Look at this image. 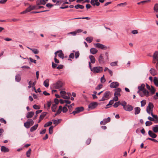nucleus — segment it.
I'll return each instance as SVG.
<instances>
[{
    "instance_id": "obj_14",
    "label": "nucleus",
    "mask_w": 158,
    "mask_h": 158,
    "mask_svg": "<svg viewBox=\"0 0 158 158\" xmlns=\"http://www.w3.org/2000/svg\"><path fill=\"white\" fill-rule=\"evenodd\" d=\"M90 3L94 6H95V5L99 6L100 5L98 0H91Z\"/></svg>"
},
{
    "instance_id": "obj_21",
    "label": "nucleus",
    "mask_w": 158,
    "mask_h": 158,
    "mask_svg": "<svg viewBox=\"0 0 158 158\" xmlns=\"http://www.w3.org/2000/svg\"><path fill=\"white\" fill-rule=\"evenodd\" d=\"M89 58L90 60V63H91L93 64H94L95 62V59L94 57L92 55H90L89 56Z\"/></svg>"
},
{
    "instance_id": "obj_18",
    "label": "nucleus",
    "mask_w": 158,
    "mask_h": 158,
    "mask_svg": "<svg viewBox=\"0 0 158 158\" xmlns=\"http://www.w3.org/2000/svg\"><path fill=\"white\" fill-rule=\"evenodd\" d=\"M34 114V112L33 111H30L28 112L26 115V117L27 118H32Z\"/></svg>"
},
{
    "instance_id": "obj_29",
    "label": "nucleus",
    "mask_w": 158,
    "mask_h": 158,
    "mask_svg": "<svg viewBox=\"0 0 158 158\" xmlns=\"http://www.w3.org/2000/svg\"><path fill=\"white\" fill-rule=\"evenodd\" d=\"M145 85L144 84H142L141 85L139 86L138 87V89L139 90H141L142 91L143 90Z\"/></svg>"
},
{
    "instance_id": "obj_40",
    "label": "nucleus",
    "mask_w": 158,
    "mask_h": 158,
    "mask_svg": "<svg viewBox=\"0 0 158 158\" xmlns=\"http://www.w3.org/2000/svg\"><path fill=\"white\" fill-rule=\"evenodd\" d=\"M85 40L89 43H90L93 40V38L92 37H87L86 38Z\"/></svg>"
},
{
    "instance_id": "obj_5",
    "label": "nucleus",
    "mask_w": 158,
    "mask_h": 158,
    "mask_svg": "<svg viewBox=\"0 0 158 158\" xmlns=\"http://www.w3.org/2000/svg\"><path fill=\"white\" fill-rule=\"evenodd\" d=\"M110 92L109 91H106L102 99L99 100V101H104L108 99L110 97Z\"/></svg>"
},
{
    "instance_id": "obj_17",
    "label": "nucleus",
    "mask_w": 158,
    "mask_h": 158,
    "mask_svg": "<svg viewBox=\"0 0 158 158\" xmlns=\"http://www.w3.org/2000/svg\"><path fill=\"white\" fill-rule=\"evenodd\" d=\"M47 114V112H44L41 114V115L40 116L39 120L38 121V123H39L43 119Z\"/></svg>"
},
{
    "instance_id": "obj_23",
    "label": "nucleus",
    "mask_w": 158,
    "mask_h": 158,
    "mask_svg": "<svg viewBox=\"0 0 158 158\" xmlns=\"http://www.w3.org/2000/svg\"><path fill=\"white\" fill-rule=\"evenodd\" d=\"M38 6L37 5L31 6L30 5L28 7L30 9V11L33 10L38 9Z\"/></svg>"
},
{
    "instance_id": "obj_38",
    "label": "nucleus",
    "mask_w": 158,
    "mask_h": 158,
    "mask_svg": "<svg viewBox=\"0 0 158 158\" xmlns=\"http://www.w3.org/2000/svg\"><path fill=\"white\" fill-rule=\"evenodd\" d=\"M61 121V119H59L57 120H55L53 121V124L56 126L57 125L58 123H60V121Z\"/></svg>"
},
{
    "instance_id": "obj_25",
    "label": "nucleus",
    "mask_w": 158,
    "mask_h": 158,
    "mask_svg": "<svg viewBox=\"0 0 158 158\" xmlns=\"http://www.w3.org/2000/svg\"><path fill=\"white\" fill-rule=\"evenodd\" d=\"M135 114H137L139 113L140 111V109L139 107H136L135 108Z\"/></svg>"
},
{
    "instance_id": "obj_58",
    "label": "nucleus",
    "mask_w": 158,
    "mask_h": 158,
    "mask_svg": "<svg viewBox=\"0 0 158 158\" xmlns=\"http://www.w3.org/2000/svg\"><path fill=\"white\" fill-rule=\"evenodd\" d=\"M70 58L73 59L74 58V54L73 53H71L69 56Z\"/></svg>"
},
{
    "instance_id": "obj_63",
    "label": "nucleus",
    "mask_w": 158,
    "mask_h": 158,
    "mask_svg": "<svg viewBox=\"0 0 158 158\" xmlns=\"http://www.w3.org/2000/svg\"><path fill=\"white\" fill-rule=\"evenodd\" d=\"M68 35H76V33L75 32V31L71 32L69 33H68L67 34Z\"/></svg>"
},
{
    "instance_id": "obj_44",
    "label": "nucleus",
    "mask_w": 158,
    "mask_h": 158,
    "mask_svg": "<svg viewBox=\"0 0 158 158\" xmlns=\"http://www.w3.org/2000/svg\"><path fill=\"white\" fill-rule=\"evenodd\" d=\"M62 107L61 106H60L59 107L58 110H57L56 113L58 114H60L61 112Z\"/></svg>"
},
{
    "instance_id": "obj_13",
    "label": "nucleus",
    "mask_w": 158,
    "mask_h": 158,
    "mask_svg": "<svg viewBox=\"0 0 158 158\" xmlns=\"http://www.w3.org/2000/svg\"><path fill=\"white\" fill-rule=\"evenodd\" d=\"M119 85V84L117 82H113L110 84V87L111 88H115Z\"/></svg>"
},
{
    "instance_id": "obj_11",
    "label": "nucleus",
    "mask_w": 158,
    "mask_h": 158,
    "mask_svg": "<svg viewBox=\"0 0 158 158\" xmlns=\"http://www.w3.org/2000/svg\"><path fill=\"white\" fill-rule=\"evenodd\" d=\"M133 109V107L131 105L128 104L125 107H124V109L126 111H131Z\"/></svg>"
},
{
    "instance_id": "obj_3",
    "label": "nucleus",
    "mask_w": 158,
    "mask_h": 158,
    "mask_svg": "<svg viewBox=\"0 0 158 158\" xmlns=\"http://www.w3.org/2000/svg\"><path fill=\"white\" fill-rule=\"evenodd\" d=\"M34 123V122L32 119H28L26 122L24 123V126L27 128H28L30 126H32Z\"/></svg>"
},
{
    "instance_id": "obj_42",
    "label": "nucleus",
    "mask_w": 158,
    "mask_h": 158,
    "mask_svg": "<svg viewBox=\"0 0 158 158\" xmlns=\"http://www.w3.org/2000/svg\"><path fill=\"white\" fill-rule=\"evenodd\" d=\"M52 123V122H49L46 123L44 125V127H46L49 126H51Z\"/></svg>"
},
{
    "instance_id": "obj_34",
    "label": "nucleus",
    "mask_w": 158,
    "mask_h": 158,
    "mask_svg": "<svg viewBox=\"0 0 158 158\" xmlns=\"http://www.w3.org/2000/svg\"><path fill=\"white\" fill-rule=\"evenodd\" d=\"M154 12L158 13V4H156L153 8Z\"/></svg>"
},
{
    "instance_id": "obj_28",
    "label": "nucleus",
    "mask_w": 158,
    "mask_h": 158,
    "mask_svg": "<svg viewBox=\"0 0 158 158\" xmlns=\"http://www.w3.org/2000/svg\"><path fill=\"white\" fill-rule=\"evenodd\" d=\"M75 110H76V111L79 113L83 111L84 110V108L83 107H78L76 108Z\"/></svg>"
},
{
    "instance_id": "obj_39",
    "label": "nucleus",
    "mask_w": 158,
    "mask_h": 158,
    "mask_svg": "<svg viewBox=\"0 0 158 158\" xmlns=\"http://www.w3.org/2000/svg\"><path fill=\"white\" fill-rule=\"evenodd\" d=\"M57 108V106L56 104H52V111L53 112H56V110Z\"/></svg>"
},
{
    "instance_id": "obj_33",
    "label": "nucleus",
    "mask_w": 158,
    "mask_h": 158,
    "mask_svg": "<svg viewBox=\"0 0 158 158\" xmlns=\"http://www.w3.org/2000/svg\"><path fill=\"white\" fill-rule=\"evenodd\" d=\"M153 82L155 85L158 86V78L157 77H155L153 80Z\"/></svg>"
},
{
    "instance_id": "obj_15",
    "label": "nucleus",
    "mask_w": 158,
    "mask_h": 158,
    "mask_svg": "<svg viewBox=\"0 0 158 158\" xmlns=\"http://www.w3.org/2000/svg\"><path fill=\"white\" fill-rule=\"evenodd\" d=\"M57 53H58V56L59 57L63 59L64 58V55L61 50L58 51L55 53V54L56 55Z\"/></svg>"
},
{
    "instance_id": "obj_52",
    "label": "nucleus",
    "mask_w": 158,
    "mask_h": 158,
    "mask_svg": "<svg viewBox=\"0 0 158 158\" xmlns=\"http://www.w3.org/2000/svg\"><path fill=\"white\" fill-rule=\"evenodd\" d=\"M118 61H115L111 62L110 64V65L112 66H114L117 65Z\"/></svg>"
},
{
    "instance_id": "obj_16",
    "label": "nucleus",
    "mask_w": 158,
    "mask_h": 158,
    "mask_svg": "<svg viewBox=\"0 0 158 158\" xmlns=\"http://www.w3.org/2000/svg\"><path fill=\"white\" fill-rule=\"evenodd\" d=\"M148 134L152 138H155L156 137L157 135L151 131L149 130L148 131Z\"/></svg>"
},
{
    "instance_id": "obj_64",
    "label": "nucleus",
    "mask_w": 158,
    "mask_h": 158,
    "mask_svg": "<svg viewBox=\"0 0 158 158\" xmlns=\"http://www.w3.org/2000/svg\"><path fill=\"white\" fill-rule=\"evenodd\" d=\"M114 103V101L113 100H110V102L109 103L106 105L107 106H111L112 104H113Z\"/></svg>"
},
{
    "instance_id": "obj_48",
    "label": "nucleus",
    "mask_w": 158,
    "mask_h": 158,
    "mask_svg": "<svg viewBox=\"0 0 158 158\" xmlns=\"http://www.w3.org/2000/svg\"><path fill=\"white\" fill-rule=\"evenodd\" d=\"M141 106L143 107L146 104V101L145 100H143L141 102Z\"/></svg>"
},
{
    "instance_id": "obj_41",
    "label": "nucleus",
    "mask_w": 158,
    "mask_h": 158,
    "mask_svg": "<svg viewBox=\"0 0 158 158\" xmlns=\"http://www.w3.org/2000/svg\"><path fill=\"white\" fill-rule=\"evenodd\" d=\"M31 151V148H29L28 151L27 152L26 156L27 157H30Z\"/></svg>"
},
{
    "instance_id": "obj_45",
    "label": "nucleus",
    "mask_w": 158,
    "mask_h": 158,
    "mask_svg": "<svg viewBox=\"0 0 158 158\" xmlns=\"http://www.w3.org/2000/svg\"><path fill=\"white\" fill-rule=\"evenodd\" d=\"M30 9L29 7L27 8L25 10L21 12V14H24L26 13L27 12H30Z\"/></svg>"
},
{
    "instance_id": "obj_7",
    "label": "nucleus",
    "mask_w": 158,
    "mask_h": 158,
    "mask_svg": "<svg viewBox=\"0 0 158 158\" xmlns=\"http://www.w3.org/2000/svg\"><path fill=\"white\" fill-rule=\"evenodd\" d=\"M98 106V103L94 102L90 103L88 106L90 110H93L95 109Z\"/></svg>"
},
{
    "instance_id": "obj_59",
    "label": "nucleus",
    "mask_w": 158,
    "mask_h": 158,
    "mask_svg": "<svg viewBox=\"0 0 158 158\" xmlns=\"http://www.w3.org/2000/svg\"><path fill=\"white\" fill-rule=\"evenodd\" d=\"M63 108L62 111L63 113H65L68 111L67 108L65 106H64Z\"/></svg>"
},
{
    "instance_id": "obj_51",
    "label": "nucleus",
    "mask_w": 158,
    "mask_h": 158,
    "mask_svg": "<svg viewBox=\"0 0 158 158\" xmlns=\"http://www.w3.org/2000/svg\"><path fill=\"white\" fill-rule=\"evenodd\" d=\"M33 107L34 109L35 110H38L40 108V106H38L36 104L34 105L33 106Z\"/></svg>"
},
{
    "instance_id": "obj_9",
    "label": "nucleus",
    "mask_w": 158,
    "mask_h": 158,
    "mask_svg": "<svg viewBox=\"0 0 158 158\" xmlns=\"http://www.w3.org/2000/svg\"><path fill=\"white\" fill-rule=\"evenodd\" d=\"M48 0H38L36 2V4L37 6L40 5H45Z\"/></svg>"
},
{
    "instance_id": "obj_43",
    "label": "nucleus",
    "mask_w": 158,
    "mask_h": 158,
    "mask_svg": "<svg viewBox=\"0 0 158 158\" xmlns=\"http://www.w3.org/2000/svg\"><path fill=\"white\" fill-rule=\"evenodd\" d=\"M121 104V102L118 101L116 102H115L113 105V106L115 108L117 107L118 106L120 105Z\"/></svg>"
},
{
    "instance_id": "obj_20",
    "label": "nucleus",
    "mask_w": 158,
    "mask_h": 158,
    "mask_svg": "<svg viewBox=\"0 0 158 158\" xmlns=\"http://www.w3.org/2000/svg\"><path fill=\"white\" fill-rule=\"evenodd\" d=\"M90 52L92 54H95L97 53L98 50L95 48H92L90 50Z\"/></svg>"
},
{
    "instance_id": "obj_49",
    "label": "nucleus",
    "mask_w": 158,
    "mask_h": 158,
    "mask_svg": "<svg viewBox=\"0 0 158 158\" xmlns=\"http://www.w3.org/2000/svg\"><path fill=\"white\" fill-rule=\"evenodd\" d=\"M152 124V123L151 121H147L145 123V125L146 126H148L151 125Z\"/></svg>"
},
{
    "instance_id": "obj_2",
    "label": "nucleus",
    "mask_w": 158,
    "mask_h": 158,
    "mask_svg": "<svg viewBox=\"0 0 158 158\" xmlns=\"http://www.w3.org/2000/svg\"><path fill=\"white\" fill-rule=\"evenodd\" d=\"M153 107L154 105L153 104L152 102H149L148 106H147L146 108L147 112L149 114H151L152 113H153Z\"/></svg>"
},
{
    "instance_id": "obj_19",
    "label": "nucleus",
    "mask_w": 158,
    "mask_h": 158,
    "mask_svg": "<svg viewBox=\"0 0 158 158\" xmlns=\"http://www.w3.org/2000/svg\"><path fill=\"white\" fill-rule=\"evenodd\" d=\"M150 72L151 75L153 76H155L157 74L156 71L154 69L151 68L150 70Z\"/></svg>"
},
{
    "instance_id": "obj_8",
    "label": "nucleus",
    "mask_w": 158,
    "mask_h": 158,
    "mask_svg": "<svg viewBox=\"0 0 158 158\" xmlns=\"http://www.w3.org/2000/svg\"><path fill=\"white\" fill-rule=\"evenodd\" d=\"M139 95L141 97H143L145 96L148 97L149 95V92L146 89H144L143 91L139 93Z\"/></svg>"
},
{
    "instance_id": "obj_50",
    "label": "nucleus",
    "mask_w": 158,
    "mask_h": 158,
    "mask_svg": "<svg viewBox=\"0 0 158 158\" xmlns=\"http://www.w3.org/2000/svg\"><path fill=\"white\" fill-rule=\"evenodd\" d=\"M60 94L62 97H63L65 95H66V92L64 91H61L60 92Z\"/></svg>"
},
{
    "instance_id": "obj_46",
    "label": "nucleus",
    "mask_w": 158,
    "mask_h": 158,
    "mask_svg": "<svg viewBox=\"0 0 158 158\" xmlns=\"http://www.w3.org/2000/svg\"><path fill=\"white\" fill-rule=\"evenodd\" d=\"M127 102L125 101H122L120 105L123 106V108H124L127 105Z\"/></svg>"
},
{
    "instance_id": "obj_22",
    "label": "nucleus",
    "mask_w": 158,
    "mask_h": 158,
    "mask_svg": "<svg viewBox=\"0 0 158 158\" xmlns=\"http://www.w3.org/2000/svg\"><path fill=\"white\" fill-rule=\"evenodd\" d=\"M1 151L2 152H8L9 151V149L5 147L4 146H2L1 147Z\"/></svg>"
},
{
    "instance_id": "obj_57",
    "label": "nucleus",
    "mask_w": 158,
    "mask_h": 158,
    "mask_svg": "<svg viewBox=\"0 0 158 158\" xmlns=\"http://www.w3.org/2000/svg\"><path fill=\"white\" fill-rule=\"evenodd\" d=\"M52 129H53V127L52 126H51L49 127V134H51L52 133V132H53Z\"/></svg>"
},
{
    "instance_id": "obj_47",
    "label": "nucleus",
    "mask_w": 158,
    "mask_h": 158,
    "mask_svg": "<svg viewBox=\"0 0 158 158\" xmlns=\"http://www.w3.org/2000/svg\"><path fill=\"white\" fill-rule=\"evenodd\" d=\"M102 85L100 84L98 85L95 88L96 90H99L102 88Z\"/></svg>"
},
{
    "instance_id": "obj_56",
    "label": "nucleus",
    "mask_w": 158,
    "mask_h": 158,
    "mask_svg": "<svg viewBox=\"0 0 158 158\" xmlns=\"http://www.w3.org/2000/svg\"><path fill=\"white\" fill-rule=\"evenodd\" d=\"M53 6V5L50 3H48L46 5V6L49 8H51Z\"/></svg>"
},
{
    "instance_id": "obj_62",
    "label": "nucleus",
    "mask_w": 158,
    "mask_h": 158,
    "mask_svg": "<svg viewBox=\"0 0 158 158\" xmlns=\"http://www.w3.org/2000/svg\"><path fill=\"white\" fill-rule=\"evenodd\" d=\"M0 121L2 123H4V124H6V121L3 118H2L0 119Z\"/></svg>"
},
{
    "instance_id": "obj_37",
    "label": "nucleus",
    "mask_w": 158,
    "mask_h": 158,
    "mask_svg": "<svg viewBox=\"0 0 158 158\" xmlns=\"http://www.w3.org/2000/svg\"><path fill=\"white\" fill-rule=\"evenodd\" d=\"M86 19L87 20H89L90 19V18L89 17H79V18H75L73 19H71L73 20V19Z\"/></svg>"
},
{
    "instance_id": "obj_54",
    "label": "nucleus",
    "mask_w": 158,
    "mask_h": 158,
    "mask_svg": "<svg viewBox=\"0 0 158 158\" xmlns=\"http://www.w3.org/2000/svg\"><path fill=\"white\" fill-rule=\"evenodd\" d=\"M32 51L35 54H37L39 53V51L36 49H32Z\"/></svg>"
},
{
    "instance_id": "obj_60",
    "label": "nucleus",
    "mask_w": 158,
    "mask_h": 158,
    "mask_svg": "<svg viewBox=\"0 0 158 158\" xmlns=\"http://www.w3.org/2000/svg\"><path fill=\"white\" fill-rule=\"evenodd\" d=\"M19 20H20V19H16L15 18H13V19H11V20H10V22H16V21H19Z\"/></svg>"
},
{
    "instance_id": "obj_4",
    "label": "nucleus",
    "mask_w": 158,
    "mask_h": 158,
    "mask_svg": "<svg viewBox=\"0 0 158 158\" xmlns=\"http://www.w3.org/2000/svg\"><path fill=\"white\" fill-rule=\"evenodd\" d=\"M63 85V84L61 81H58L53 85V87L55 89H60L62 87Z\"/></svg>"
},
{
    "instance_id": "obj_61",
    "label": "nucleus",
    "mask_w": 158,
    "mask_h": 158,
    "mask_svg": "<svg viewBox=\"0 0 158 158\" xmlns=\"http://www.w3.org/2000/svg\"><path fill=\"white\" fill-rule=\"evenodd\" d=\"M82 30L81 29H78L75 31L76 33V35L77 34L79 33H80L82 32Z\"/></svg>"
},
{
    "instance_id": "obj_53",
    "label": "nucleus",
    "mask_w": 158,
    "mask_h": 158,
    "mask_svg": "<svg viewBox=\"0 0 158 158\" xmlns=\"http://www.w3.org/2000/svg\"><path fill=\"white\" fill-rule=\"evenodd\" d=\"M105 81L106 79L104 78V75H103V76L101 78V82L102 83H103L105 82Z\"/></svg>"
},
{
    "instance_id": "obj_27",
    "label": "nucleus",
    "mask_w": 158,
    "mask_h": 158,
    "mask_svg": "<svg viewBox=\"0 0 158 158\" xmlns=\"http://www.w3.org/2000/svg\"><path fill=\"white\" fill-rule=\"evenodd\" d=\"M49 81L48 79H47L44 82V85L46 87H48L49 86Z\"/></svg>"
},
{
    "instance_id": "obj_31",
    "label": "nucleus",
    "mask_w": 158,
    "mask_h": 158,
    "mask_svg": "<svg viewBox=\"0 0 158 158\" xmlns=\"http://www.w3.org/2000/svg\"><path fill=\"white\" fill-rule=\"evenodd\" d=\"M149 90L150 91L151 94L153 95L155 94L156 89L153 86H151V88Z\"/></svg>"
},
{
    "instance_id": "obj_1",
    "label": "nucleus",
    "mask_w": 158,
    "mask_h": 158,
    "mask_svg": "<svg viewBox=\"0 0 158 158\" xmlns=\"http://www.w3.org/2000/svg\"><path fill=\"white\" fill-rule=\"evenodd\" d=\"M89 67L91 71L94 73H101L103 70V68L101 66L94 67L92 68L90 62H89Z\"/></svg>"
},
{
    "instance_id": "obj_26",
    "label": "nucleus",
    "mask_w": 158,
    "mask_h": 158,
    "mask_svg": "<svg viewBox=\"0 0 158 158\" xmlns=\"http://www.w3.org/2000/svg\"><path fill=\"white\" fill-rule=\"evenodd\" d=\"M153 118H154L155 122L156 123L158 122V116L156 115H154L153 114V113H152L151 114Z\"/></svg>"
},
{
    "instance_id": "obj_30",
    "label": "nucleus",
    "mask_w": 158,
    "mask_h": 158,
    "mask_svg": "<svg viewBox=\"0 0 158 158\" xmlns=\"http://www.w3.org/2000/svg\"><path fill=\"white\" fill-rule=\"evenodd\" d=\"M153 57V58L157 60L158 61V52L156 51L154 53Z\"/></svg>"
},
{
    "instance_id": "obj_36",
    "label": "nucleus",
    "mask_w": 158,
    "mask_h": 158,
    "mask_svg": "<svg viewBox=\"0 0 158 158\" xmlns=\"http://www.w3.org/2000/svg\"><path fill=\"white\" fill-rule=\"evenodd\" d=\"M152 129L154 132H158V125H156L155 127H153Z\"/></svg>"
},
{
    "instance_id": "obj_12",
    "label": "nucleus",
    "mask_w": 158,
    "mask_h": 158,
    "mask_svg": "<svg viewBox=\"0 0 158 158\" xmlns=\"http://www.w3.org/2000/svg\"><path fill=\"white\" fill-rule=\"evenodd\" d=\"M110 121V117H108L107 118H105L100 122V124L101 125H105L106 123L109 122Z\"/></svg>"
},
{
    "instance_id": "obj_24",
    "label": "nucleus",
    "mask_w": 158,
    "mask_h": 158,
    "mask_svg": "<svg viewBox=\"0 0 158 158\" xmlns=\"http://www.w3.org/2000/svg\"><path fill=\"white\" fill-rule=\"evenodd\" d=\"M38 126V124H37L31 127L30 128V131L31 132H33L37 128Z\"/></svg>"
},
{
    "instance_id": "obj_6",
    "label": "nucleus",
    "mask_w": 158,
    "mask_h": 158,
    "mask_svg": "<svg viewBox=\"0 0 158 158\" xmlns=\"http://www.w3.org/2000/svg\"><path fill=\"white\" fill-rule=\"evenodd\" d=\"M94 45L96 48H98L103 50H106L107 49L106 46L100 43L94 44Z\"/></svg>"
},
{
    "instance_id": "obj_55",
    "label": "nucleus",
    "mask_w": 158,
    "mask_h": 158,
    "mask_svg": "<svg viewBox=\"0 0 158 158\" xmlns=\"http://www.w3.org/2000/svg\"><path fill=\"white\" fill-rule=\"evenodd\" d=\"M80 53L78 51L76 52H75V58L77 59L79 56Z\"/></svg>"
},
{
    "instance_id": "obj_35",
    "label": "nucleus",
    "mask_w": 158,
    "mask_h": 158,
    "mask_svg": "<svg viewBox=\"0 0 158 158\" xmlns=\"http://www.w3.org/2000/svg\"><path fill=\"white\" fill-rule=\"evenodd\" d=\"M15 80L17 82H19L21 80V77L20 75L18 74L16 75L15 76Z\"/></svg>"
},
{
    "instance_id": "obj_32",
    "label": "nucleus",
    "mask_w": 158,
    "mask_h": 158,
    "mask_svg": "<svg viewBox=\"0 0 158 158\" xmlns=\"http://www.w3.org/2000/svg\"><path fill=\"white\" fill-rule=\"evenodd\" d=\"M74 8L76 9H78V8L83 9L84 8V7L83 5L80 4H77L74 6Z\"/></svg>"
},
{
    "instance_id": "obj_10",
    "label": "nucleus",
    "mask_w": 158,
    "mask_h": 158,
    "mask_svg": "<svg viewBox=\"0 0 158 158\" xmlns=\"http://www.w3.org/2000/svg\"><path fill=\"white\" fill-rule=\"evenodd\" d=\"M98 62L100 64H103L105 61L103 55L101 54L98 58Z\"/></svg>"
}]
</instances>
